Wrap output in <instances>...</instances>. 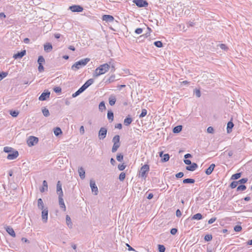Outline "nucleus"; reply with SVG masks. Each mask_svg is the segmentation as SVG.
Listing matches in <instances>:
<instances>
[{
    "label": "nucleus",
    "mask_w": 252,
    "mask_h": 252,
    "mask_svg": "<svg viewBox=\"0 0 252 252\" xmlns=\"http://www.w3.org/2000/svg\"><path fill=\"white\" fill-rule=\"evenodd\" d=\"M207 132L209 133H212L214 132V128L212 126H209L207 128Z\"/></svg>",
    "instance_id": "obj_62"
},
{
    "label": "nucleus",
    "mask_w": 252,
    "mask_h": 252,
    "mask_svg": "<svg viewBox=\"0 0 252 252\" xmlns=\"http://www.w3.org/2000/svg\"><path fill=\"white\" fill-rule=\"evenodd\" d=\"M175 176L178 178H182L184 176V173L182 172H179L176 174Z\"/></svg>",
    "instance_id": "obj_56"
},
{
    "label": "nucleus",
    "mask_w": 252,
    "mask_h": 252,
    "mask_svg": "<svg viewBox=\"0 0 252 252\" xmlns=\"http://www.w3.org/2000/svg\"><path fill=\"white\" fill-rule=\"evenodd\" d=\"M42 112L43 115L45 117H48L50 115V113H49L48 109L45 107H44L42 109Z\"/></svg>",
    "instance_id": "obj_34"
},
{
    "label": "nucleus",
    "mask_w": 252,
    "mask_h": 252,
    "mask_svg": "<svg viewBox=\"0 0 252 252\" xmlns=\"http://www.w3.org/2000/svg\"><path fill=\"white\" fill-rule=\"evenodd\" d=\"M170 156L168 154H164L161 161L163 162H166L169 160Z\"/></svg>",
    "instance_id": "obj_31"
},
{
    "label": "nucleus",
    "mask_w": 252,
    "mask_h": 252,
    "mask_svg": "<svg viewBox=\"0 0 252 252\" xmlns=\"http://www.w3.org/2000/svg\"><path fill=\"white\" fill-rule=\"evenodd\" d=\"M13 150L12 148L9 147H4L3 148V151L9 154L12 153L13 151Z\"/></svg>",
    "instance_id": "obj_39"
},
{
    "label": "nucleus",
    "mask_w": 252,
    "mask_h": 252,
    "mask_svg": "<svg viewBox=\"0 0 252 252\" xmlns=\"http://www.w3.org/2000/svg\"><path fill=\"white\" fill-rule=\"evenodd\" d=\"M107 130L104 127H101L98 131V138L100 140L104 139L106 136Z\"/></svg>",
    "instance_id": "obj_5"
},
{
    "label": "nucleus",
    "mask_w": 252,
    "mask_h": 252,
    "mask_svg": "<svg viewBox=\"0 0 252 252\" xmlns=\"http://www.w3.org/2000/svg\"><path fill=\"white\" fill-rule=\"evenodd\" d=\"M78 173L81 179H84L85 177V171L82 167L78 168Z\"/></svg>",
    "instance_id": "obj_19"
},
{
    "label": "nucleus",
    "mask_w": 252,
    "mask_h": 252,
    "mask_svg": "<svg viewBox=\"0 0 252 252\" xmlns=\"http://www.w3.org/2000/svg\"><path fill=\"white\" fill-rule=\"evenodd\" d=\"M150 167L148 164H145L142 166L140 168V176L145 179L147 177L146 173L149 171Z\"/></svg>",
    "instance_id": "obj_3"
},
{
    "label": "nucleus",
    "mask_w": 252,
    "mask_h": 252,
    "mask_svg": "<svg viewBox=\"0 0 252 252\" xmlns=\"http://www.w3.org/2000/svg\"><path fill=\"white\" fill-rule=\"evenodd\" d=\"M202 219V215L200 213H197L194 215L192 218L191 220H200Z\"/></svg>",
    "instance_id": "obj_26"
},
{
    "label": "nucleus",
    "mask_w": 252,
    "mask_h": 252,
    "mask_svg": "<svg viewBox=\"0 0 252 252\" xmlns=\"http://www.w3.org/2000/svg\"><path fill=\"white\" fill-rule=\"evenodd\" d=\"M126 168V165H124V164H119L118 165V169L120 170V171H123Z\"/></svg>",
    "instance_id": "obj_55"
},
{
    "label": "nucleus",
    "mask_w": 252,
    "mask_h": 252,
    "mask_svg": "<svg viewBox=\"0 0 252 252\" xmlns=\"http://www.w3.org/2000/svg\"><path fill=\"white\" fill-rule=\"evenodd\" d=\"M154 44L157 47L160 48L162 47V43L160 41H157L154 42Z\"/></svg>",
    "instance_id": "obj_44"
},
{
    "label": "nucleus",
    "mask_w": 252,
    "mask_h": 252,
    "mask_svg": "<svg viewBox=\"0 0 252 252\" xmlns=\"http://www.w3.org/2000/svg\"><path fill=\"white\" fill-rule=\"evenodd\" d=\"M54 133L56 136H58L62 133V131L60 127H56L54 130Z\"/></svg>",
    "instance_id": "obj_36"
},
{
    "label": "nucleus",
    "mask_w": 252,
    "mask_h": 252,
    "mask_svg": "<svg viewBox=\"0 0 252 252\" xmlns=\"http://www.w3.org/2000/svg\"><path fill=\"white\" fill-rule=\"evenodd\" d=\"M182 126H175L173 128V132L175 133H178L182 130Z\"/></svg>",
    "instance_id": "obj_30"
},
{
    "label": "nucleus",
    "mask_w": 252,
    "mask_h": 252,
    "mask_svg": "<svg viewBox=\"0 0 252 252\" xmlns=\"http://www.w3.org/2000/svg\"><path fill=\"white\" fill-rule=\"evenodd\" d=\"M102 19L106 22H112L114 20V18L110 15H104L102 16Z\"/></svg>",
    "instance_id": "obj_13"
},
{
    "label": "nucleus",
    "mask_w": 252,
    "mask_h": 252,
    "mask_svg": "<svg viewBox=\"0 0 252 252\" xmlns=\"http://www.w3.org/2000/svg\"><path fill=\"white\" fill-rule=\"evenodd\" d=\"M59 203L60 208L63 209V211H65L66 207L63 199V196H59Z\"/></svg>",
    "instance_id": "obj_14"
},
{
    "label": "nucleus",
    "mask_w": 252,
    "mask_h": 252,
    "mask_svg": "<svg viewBox=\"0 0 252 252\" xmlns=\"http://www.w3.org/2000/svg\"><path fill=\"white\" fill-rule=\"evenodd\" d=\"M142 32L143 29L142 28H137L135 30V32L137 34H141Z\"/></svg>",
    "instance_id": "obj_53"
},
{
    "label": "nucleus",
    "mask_w": 252,
    "mask_h": 252,
    "mask_svg": "<svg viewBox=\"0 0 252 252\" xmlns=\"http://www.w3.org/2000/svg\"><path fill=\"white\" fill-rule=\"evenodd\" d=\"M57 193L59 196H63L62 188V184L60 181H58L57 184Z\"/></svg>",
    "instance_id": "obj_12"
},
{
    "label": "nucleus",
    "mask_w": 252,
    "mask_h": 252,
    "mask_svg": "<svg viewBox=\"0 0 252 252\" xmlns=\"http://www.w3.org/2000/svg\"><path fill=\"white\" fill-rule=\"evenodd\" d=\"M10 114L13 117H16L19 114V112L16 110H11L10 112Z\"/></svg>",
    "instance_id": "obj_41"
},
{
    "label": "nucleus",
    "mask_w": 252,
    "mask_h": 252,
    "mask_svg": "<svg viewBox=\"0 0 252 252\" xmlns=\"http://www.w3.org/2000/svg\"><path fill=\"white\" fill-rule=\"evenodd\" d=\"M215 164L214 163L211 164L210 166L206 170L205 173L207 175H210L214 169Z\"/></svg>",
    "instance_id": "obj_15"
},
{
    "label": "nucleus",
    "mask_w": 252,
    "mask_h": 252,
    "mask_svg": "<svg viewBox=\"0 0 252 252\" xmlns=\"http://www.w3.org/2000/svg\"><path fill=\"white\" fill-rule=\"evenodd\" d=\"M90 61L89 58H85L76 62L71 66V69L76 71L78 69L85 66Z\"/></svg>",
    "instance_id": "obj_2"
},
{
    "label": "nucleus",
    "mask_w": 252,
    "mask_h": 252,
    "mask_svg": "<svg viewBox=\"0 0 252 252\" xmlns=\"http://www.w3.org/2000/svg\"><path fill=\"white\" fill-rule=\"evenodd\" d=\"M220 48L223 50H226L227 49V46L224 44H220Z\"/></svg>",
    "instance_id": "obj_61"
},
{
    "label": "nucleus",
    "mask_w": 252,
    "mask_h": 252,
    "mask_svg": "<svg viewBox=\"0 0 252 252\" xmlns=\"http://www.w3.org/2000/svg\"><path fill=\"white\" fill-rule=\"evenodd\" d=\"M90 187L92 191L94 192L95 195H97L98 193V188L95 185V182L93 180H91L90 181Z\"/></svg>",
    "instance_id": "obj_9"
},
{
    "label": "nucleus",
    "mask_w": 252,
    "mask_h": 252,
    "mask_svg": "<svg viewBox=\"0 0 252 252\" xmlns=\"http://www.w3.org/2000/svg\"><path fill=\"white\" fill-rule=\"evenodd\" d=\"M176 215L177 217H180L182 216V213L179 209L177 210L176 212Z\"/></svg>",
    "instance_id": "obj_63"
},
{
    "label": "nucleus",
    "mask_w": 252,
    "mask_h": 252,
    "mask_svg": "<svg viewBox=\"0 0 252 252\" xmlns=\"http://www.w3.org/2000/svg\"><path fill=\"white\" fill-rule=\"evenodd\" d=\"M158 249L159 252H164L165 251V248L163 245H158Z\"/></svg>",
    "instance_id": "obj_46"
},
{
    "label": "nucleus",
    "mask_w": 252,
    "mask_h": 252,
    "mask_svg": "<svg viewBox=\"0 0 252 252\" xmlns=\"http://www.w3.org/2000/svg\"><path fill=\"white\" fill-rule=\"evenodd\" d=\"M18 156V152L17 151H14L7 155V158L9 160H13L16 159Z\"/></svg>",
    "instance_id": "obj_10"
},
{
    "label": "nucleus",
    "mask_w": 252,
    "mask_h": 252,
    "mask_svg": "<svg viewBox=\"0 0 252 252\" xmlns=\"http://www.w3.org/2000/svg\"><path fill=\"white\" fill-rule=\"evenodd\" d=\"M65 219L67 225L69 228H71L72 227V223L70 217L68 215H66Z\"/></svg>",
    "instance_id": "obj_22"
},
{
    "label": "nucleus",
    "mask_w": 252,
    "mask_h": 252,
    "mask_svg": "<svg viewBox=\"0 0 252 252\" xmlns=\"http://www.w3.org/2000/svg\"><path fill=\"white\" fill-rule=\"evenodd\" d=\"M116 101V99L114 96H111L109 99V103L111 106H113L115 104Z\"/></svg>",
    "instance_id": "obj_27"
},
{
    "label": "nucleus",
    "mask_w": 252,
    "mask_h": 252,
    "mask_svg": "<svg viewBox=\"0 0 252 252\" xmlns=\"http://www.w3.org/2000/svg\"><path fill=\"white\" fill-rule=\"evenodd\" d=\"M147 113V110L146 109H143L142 110L141 113L139 115V118H143V117H145Z\"/></svg>",
    "instance_id": "obj_45"
},
{
    "label": "nucleus",
    "mask_w": 252,
    "mask_h": 252,
    "mask_svg": "<svg viewBox=\"0 0 252 252\" xmlns=\"http://www.w3.org/2000/svg\"><path fill=\"white\" fill-rule=\"evenodd\" d=\"M42 185V187L40 189L41 192H44L45 191H47L48 190V184L46 181L44 180L43 181Z\"/></svg>",
    "instance_id": "obj_20"
},
{
    "label": "nucleus",
    "mask_w": 252,
    "mask_h": 252,
    "mask_svg": "<svg viewBox=\"0 0 252 252\" xmlns=\"http://www.w3.org/2000/svg\"><path fill=\"white\" fill-rule=\"evenodd\" d=\"M133 2L139 7H145L148 6V2L144 0H133Z\"/></svg>",
    "instance_id": "obj_6"
},
{
    "label": "nucleus",
    "mask_w": 252,
    "mask_h": 252,
    "mask_svg": "<svg viewBox=\"0 0 252 252\" xmlns=\"http://www.w3.org/2000/svg\"><path fill=\"white\" fill-rule=\"evenodd\" d=\"M197 167V164L196 163H193L191 164L190 166H187L186 168L187 170L193 171L196 170Z\"/></svg>",
    "instance_id": "obj_16"
},
{
    "label": "nucleus",
    "mask_w": 252,
    "mask_h": 252,
    "mask_svg": "<svg viewBox=\"0 0 252 252\" xmlns=\"http://www.w3.org/2000/svg\"><path fill=\"white\" fill-rule=\"evenodd\" d=\"M195 182V180L193 179L187 178L183 180V183L184 184H193Z\"/></svg>",
    "instance_id": "obj_28"
},
{
    "label": "nucleus",
    "mask_w": 252,
    "mask_h": 252,
    "mask_svg": "<svg viewBox=\"0 0 252 252\" xmlns=\"http://www.w3.org/2000/svg\"><path fill=\"white\" fill-rule=\"evenodd\" d=\"M48 210L47 208L42 209L41 218L43 222L46 223L48 220Z\"/></svg>",
    "instance_id": "obj_7"
},
{
    "label": "nucleus",
    "mask_w": 252,
    "mask_h": 252,
    "mask_svg": "<svg viewBox=\"0 0 252 252\" xmlns=\"http://www.w3.org/2000/svg\"><path fill=\"white\" fill-rule=\"evenodd\" d=\"M194 94L197 97H199L201 96V92L199 90L196 89L194 91Z\"/></svg>",
    "instance_id": "obj_54"
},
{
    "label": "nucleus",
    "mask_w": 252,
    "mask_h": 252,
    "mask_svg": "<svg viewBox=\"0 0 252 252\" xmlns=\"http://www.w3.org/2000/svg\"><path fill=\"white\" fill-rule=\"evenodd\" d=\"M69 9L73 12H81L83 10V8L79 5H73L69 6Z\"/></svg>",
    "instance_id": "obj_8"
},
{
    "label": "nucleus",
    "mask_w": 252,
    "mask_h": 252,
    "mask_svg": "<svg viewBox=\"0 0 252 252\" xmlns=\"http://www.w3.org/2000/svg\"><path fill=\"white\" fill-rule=\"evenodd\" d=\"M37 207L38 209L40 210L45 209L44 207V203L41 198H39L37 200Z\"/></svg>",
    "instance_id": "obj_23"
},
{
    "label": "nucleus",
    "mask_w": 252,
    "mask_h": 252,
    "mask_svg": "<svg viewBox=\"0 0 252 252\" xmlns=\"http://www.w3.org/2000/svg\"><path fill=\"white\" fill-rule=\"evenodd\" d=\"M54 91L56 93H60L62 91V89L60 87H57L54 89Z\"/></svg>",
    "instance_id": "obj_59"
},
{
    "label": "nucleus",
    "mask_w": 252,
    "mask_h": 252,
    "mask_svg": "<svg viewBox=\"0 0 252 252\" xmlns=\"http://www.w3.org/2000/svg\"><path fill=\"white\" fill-rule=\"evenodd\" d=\"M212 239V236L211 234H207L204 237V240L206 241H209Z\"/></svg>",
    "instance_id": "obj_48"
},
{
    "label": "nucleus",
    "mask_w": 252,
    "mask_h": 252,
    "mask_svg": "<svg viewBox=\"0 0 252 252\" xmlns=\"http://www.w3.org/2000/svg\"><path fill=\"white\" fill-rule=\"evenodd\" d=\"M26 54V51L24 50L20 52H18L16 54H14L13 58L15 59H21Z\"/></svg>",
    "instance_id": "obj_17"
},
{
    "label": "nucleus",
    "mask_w": 252,
    "mask_h": 252,
    "mask_svg": "<svg viewBox=\"0 0 252 252\" xmlns=\"http://www.w3.org/2000/svg\"><path fill=\"white\" fill-rule=\"evenodd\" d=\"M238 184V181H233L230 185V187L232 188V189H234L235 188L237 185Z\"/></svg>",
    "instance_id": "obj_47"
},
{
    "label": "nucleus",
    "mask_w": 252,
    "mask_h": 252,
    "mask_svg": "<svg viewBox=\"0 0 252 252\" xmlns=\"http://www.w3.org/2000/svg\"><path fill=\"white\" fill-rule=\"evenodd\" d=\"M7 75H8V73L7 72H2L0 74V76L2 78V79L3 78H5V77H6Z\"/></svg>",
    "instance_id": "obj_57"
},
{
    "label": "nucleus",
    "mask_w": 252,
    "mask_h": 252,
    "mask_svg": "<svg viewBox=\"0 0 252 252\" xmlns=\"http://www.w3.org/2000/svg\"><path fill=\"white\" fill-rule=\"evenodd\" d=\"M120 136L118 135H115L112 139L113 143L120 144Z\"/></svg>",
    "instance_id": "obj_35"
},
{
    "label": "nucleus",
    "mask_w": 252,
    "mask_h": 252,
    "mask_svg": "<svg viewBox=\"0 0 252 252\" xmlns=\"http://www.w3.org/2000/svg\"><path fill=\"white\" fill-rule=\"evenodd\" d=\"M6 232L11 236L15 237L16 235L13 229L10 226H7L6 228Z\"/></svg>",
    "instance_id": "obj_18"
},
{
    "label": "nucleus",
    "mask_w": 252,
    "mask_h": 252,
    "mask_svg": "<svg viewBox=\"0 0 252 252\" xmlns=\"http://www.w3.org/2000/svg\"><path fill=\"white\" fill-rule=\"evenodd\" d=\"M50 95V93L49 92H43L41 94L39 97V100L40 101H44L47 99V98H49Z\"/></svg>",
    "instance_id": "obj_11"
},
{
    "label": "nucleus",
    "mask_w": 252,
    "mask_h": 252,
    "mask_svg": "<svg viewBox=\"0 0 252 252\" xmlns=\"http://www.w3.org/2000/svg\"><path fill=\"white\" fill-rule=\"evenodd\" d=\"M216 219H217V218L215 217L211 218L208 220V223L212 224V223H214L216 221Z\"/></svg>",
    "instance_id": "obj_58"
},
{
    "label": "nucleus",
    "mask_w": 252,
    "mask_h": 252,
    "mask_svg": "<svg viewBox=\"0 0 252 252\" xmlns=\"http://www.w3.org/2000/svg\"><path fill=\"white\" fill-rule=\"evenodd\" d=\"M109 69V66L108 63H104L97 67L94 71L93 76L94 77H97L99 76L105 74Z\"/></svg>",
    "instance_id": "obj_1"
},
{
    "label": "nucleus",
    "mask_w": 252,
    "mask_h": 252,
    "mask_svg": "<svg viewBox=\"0 0 252 252\" xmlns=\"http://www.w3.org/2000/svg\"><path fill=\"white\" fill-rule=\"evenodd\" d=\"M248 180L247 178H242L238 181V184H245L247 182Z\"/></svg>",
    "instance_id": "obj_52"
},
{
    "label": "nucleus",
    "mask_w": 252,
    "mask_h": 252,
    "mask_svg": "<svg viewBox=\"0 0 252 252\" xmlns=\"http://www.w3.org/2000/svg\"><path fill=\"white\" fill-rule=\"evenodd\" d=\"M132 121V120L131 118L128 116L124 120V124L125 126H128L131 123Z\"/></svg>",
    "instance_id": "obj_24"
},
{
    "label": "nucleus",
    "mask_w": 252,
    "mask_h": 252,
    "mask_svg": "<svg viewBox=\"0 0 252 252\" xmlns=\"http://www.w3.org/2000/svg\"><path fill=\"white\" fill-rule=\"evenodd\" d=\"M38 69V71L40 72H42L44 70V67L42 65V64H39Z\"/></svg>",
    "instance_id": "obj_64"
},
{
    "label": "nucleus",
    "mask_w": 252,
    "mask_h": 252,
    "mask_svg": "<svg viewBox=\"0 0 252 252\" xmlns=\"http://www.w3.org/2000/svg\"><path fill=\"white\" fill-rule=\"evenodd\" d=\"M234 126V124L232 122H229L227 125V132L230 133L232 131V128Z\"/></svg>",
    "instance_id": "obj_25"
},
{
    "label": "nucleus",
    "mask_w": 252,
    "mask_h": 252,
    "mask_svg": "<svg viewBox=\"0 0 252 252\" xmlns=\"http://www.w3.org/2000/svg\"><path fill=\"white\" fill-rule=\"evenodd\" d=\"M117 159L118 161L121 162L123 159V155L122 154H118L117 156Z\"/></svg>",
    "instance_id": "obj_50"
},
{
    "label": "nucleus",
    "mask_w": 252,
    "mask_h": 252,
    "mask_svg": "<svg viewBox=\"0 0 252 252\" xmlns=\"http://www.w3.org/2000/svg\"><path fill=\"white\" fill-rule=\"evenodd\" d=\"M108 63V65L109 66V69L111 68L112 71H114L115 70V64L114 63L112 62H109Z\"/></svg>",
    "instance_id": "obj_38"
},
{
    "label": "nucleus",
    "mask_w": 252,
    "mask_h": 252,
    "mask_svg": "<svg viewBox=\"0 0 252 252\" xmlns=\"http://www.w3.org/2000/svg\"><path fill=\"white\" fill-rule=\"evenodd\" d=\"M125 177H126V174L124 172H122L120 175H119V180L121 181H123L124 180V179H125Z\"/></svg>",
    "instance_id": "obj_49"
},
{
    "label": "nucleus",
    "mask_w": 252,
    "mask_h": 252,
    "mask_svg": "<svg viewBox=\"0 0 252 252\" xmlns=\"http://www.w3.org/2000/svg\"><path fill=\"white\" fill-rule=\"evenodd\" d=\"M241 173H237L232 175L231 180H237L241 176Z\"/></svg>",
    "instance_id": "obj_33"
},
{
    "label": "nucleus",
    "mask_w": 252,
    "mask_h": 252,
    "mask_svg": "<svg viewBox=\"0 0 252 252\" xmlns=\"http://www.w3.org/2000/svg\"><path fill=\"white\" fill-rule=\"evenodd\" d=\"M177 229L176 228H172L170 230V233L172 235H175L176 234V233L177 232Z\"/></svg>",
    "instance_id": "obj_60"
},
{
    "label": "nucleus",
    "mask_w": 252,
    "mask_h": 252,
    "mask_svg": "<svg viewBox=\"0 0 252 252\" xmlns=\"http://www.w3.org/2000/svg\"><path fill=\"white\" fill-rule=\"evenodd\" d=\"M246 186L244 185L239 186L237 188V191H244L246 189Z\"/></svg>",
    "instance_id": "obj_40"
},
{
    "label": "nucleus",
    "mask_w": 252,
    "mask_h": 252,
    "mask_svg": "<svg viewBox=\"0 0 252 252\" xmlns=\"http://www.w3.org/2000/svg\"><path fill=\"white\" fill-rule=\"evenodd\" d=\"M234 229L236 232H240L242 230V227L240 225H237L234 227Z\"/></svg>",
    "instance_id": "obj_51"
},
{
    "label": "nucleus",
    "mask_w": 252,
    "mask_h": 252,
    "mask_svg": "<svg viewBox=\"0 0 252 252\" xmlns=\"http://www.w3.org/2000/svg\"><path fill=\"white\" fill-rule=\"evenodd\" d=\"M115 78V76L114 75H111L108 79L107 80L106 82L107 83H111L114 81Z\"/></svg>",
    "instance_id": "obj_42"
},
{
    "label": "nucleus",
    "mask_w": 252,
    "mask_h": 252,
    "mask_svg": "<svg viewBox=\"0 0 252 252\" xmlns=\"http://www.w3.org/2000/svg\"><path fill=\"white\" fill-rule=\"evenodd\" d=\"M38 141V139L37 137L33 136H30L27 140V144L29 146L32 147L37 144Z\"/></svg>",
    "instance_id": "obj_4"
},
{
    "label": "nucleus",
    "mask_w": 252,
    "mask_h": 252,
    "mask_svg": "<svg viewBox=\"0 0 252 252\" xmlns=\"http://www.w3.org/2000/svg\"><path fill=\"white\" fill-rule=\"evenodd\" d=\"M52 46L51 44H50V43H48L44 45V51L46 52H50L52 50Z\"/></svg>",
    "instance_id": "obj_21"
},
{
    "label": "nucleus",
    "mask_w": 252,
    "mask_h": 252,
    "mask_svg": "<svg viewBox=\"0 0 252 252\" xmlns=\"http://www.w3.org/2000/svg\"><path fill=\"white\" fill-rule=\"evenodd\" d=\"M99 109L100 111L102 112L103 111L106 109V107L105 105V103L104 101H101L98 106Z\"/></svg>",
    "instance_id": "obj_32"
},
{
    "label": "nucleus",
    "mask_w": 252,
    "mask_h": 252,
    "mask_svg": "<svg viewBox=\"0 0 252 252\" xmlns=\"http://www.w3.org/2000/svg\"><path fill=\"white\" fill-rule=\"evenodd\" d=\"M107 118L111 122H112L114 120V114L113 112L111 111H108L107 113Z\"/></svg>",
    "instance_id": "obj_29"
},
{
    "label": "nucleus",
    "mask_w": 252,
    "mask_h": 252,
    "mask_svg": "<svg viewBox=\"0 0 252 252\" xmlns=\"http://www.w3.org/2000/svg\"><path fill=\"white\" fill-rule=\"evenodd\" d=\"M37 62L38 64H42L45 62L44 58L42 56H40L38 57Z\"/></svg>",
    "instance_id": "obj_43"
},
{
    "label": "nucleus",
    "mask_w": 252,
    "mask_h": 252,
    "mask_svg": "<svg viewBox=\"0 0 252 252\" xmlns=\"http://www.w3.org/2000/svg\"><path fill=\"white\" fill-rule=\"evenodd\" d=\"M120 146V144L114 143L112 149V152L113 153L116 152L117 151L118 149L119 148Z\"/></svg>",
    "instance_id": "obj_37"
}]
</instances>
